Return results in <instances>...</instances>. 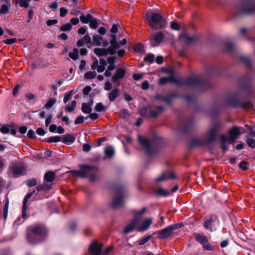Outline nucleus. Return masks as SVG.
Segmentation results:
<instances>
[{
	"label": "nucleus",
	"mask_w": 255,
	"mask_h": 255,
	"mask_svg": "<svg viewBox=\"0 0 255 255\" xmlns=\"http://www.w3.org/2000/svg\"><path fill=\"white\" fill-rule=\"evenodd\" d=\"M165 31L154 32L151 33L149 37V44L152 47L160 46L164 42Z\"/></svg>",
	"instance_id": "9"
},
{
	"label": "nucleus",
	"mask_w": 255,
	"mask_h": 255,
	"mask_svg": "<svg viewBox=\"0 0 255 255\" xmlns=\"http://www.w3.org/2000/svg\"><path fill=\"white\" fill-rule=\"evenodd\" d=\"M103 43L104 47H107L108 45V41L104 42L103 38L100 35H94L93 36V45L94 46H101Z\"/></svg>",
	"instance_id": "20"
},
{
	"label": "nucleus",
	"mask_w": 255,
	"mask_h": 255,
	"mask_svg": "<svg viewBox=\"0 0 255 255\" xmlns=\"http://www.w3.org/2000/svg\"><path fill=\"white\" fill-rule=\"evenodd\" d=\"M115 153V149L113 146L107 145L105 148V154L108 158L112 157Z\"/></svg>",
	"instance_id": "28"
},
{
	"label": "nucleus",
	"mask_w": 255,
	"mask_h": 255,
	"mask_svg": "<svg viewBox=\"0 0 255 255\" xmlns=\"http://www.w3.org/2000/svg\"><path fill=\"white\" fill-rule=\"evenodd\" d=\"M16 41V39L15 38H10L5 39L3 41V43L7 45H12L13 43H14Z\"/></svg>",
	"instance_id": "59"
},
{
	"label": "nucleus",
	"mask_w": 255,
	"mask_h": 255,
	"mask_svg": "<svg viewBox=\"0 0 255 255\" xmlns=\"http://www.w3.org/2000/svg\"><path fill=\"white\" fill-rule=\"evenodd\" d=\"M112 89V84L111 82L107 81L105 83L104 89L105 91H110Z\"/></svg>",
	"instance_id": "61"
},
{
	"label": "nucleus",
	"mask_w": 255,
	"mask_h": 255,
	"mask_svg": "<svg viewBox=\"0 0 255 255\" xmlns=\"http://www.w3.org/2000/svg\"><path fill=\"white\" fill-rule=\"evenodd\" d=\"M81 110L84 114H89L92 112V108L89 106L86 103L82 104Z\"/></svg>",
	"instance_id": "34"
},
{
	"label": "nucleus",
	"mask_w": 255,
	"mask_h": 255,
	"mask_svg": "<svg viewBox=\"0 0 255 255\" xmlns=\"http://www.w3.org/2000/svg\"><path fill=\"white\" fill-rule=\"evenodd\" d=\"M137 138L138 142L145 148L148 156L154 155L157 153L160 142L158 138L155 137L152 139H147L140 135H138Z\"/></svg>",
	"instance_id": "5"
},
{
	"label": "nucleus",
	"mask_w": 255,
	"mask_h": 255,
	"mask_svg": "<svg viewBox=\"0 0 255 255\" xmlns=\"http://www.w3.org/2000/svg\"><path fill=\"white\" fill-rule=\"evenodd\" d=\"M168 82H171L176 85H186L192 87H202L204 86V81L199 79L197 76H191L187 78H178L174 77L167 78L165 77L160 78L158 84L159 85L165 84Z\"/></svg>",
	"instance_id": "1"
},
{
	"label": "nucleus",
	"mask_w": 255,
	"mask_h": 255,
	"mask_svg": "<svg viewBox=\"0 0 255 255\" xmlns=\"http://www.w3.org/2000/svg\"><path fill=\"white\" fill-rule=\"evenodd\" d=\"M69 56L73 60H76L79 57V50L77 48H74L72 52L69 53Z\"/></svg>",
	"instance_id": "35"
},
{
	"label": "nucleus",
	"mask_w": 255,
	"mask_h": 255,
	"mask_svg": "<svg viewBox=\"0 0 255 255\" xmlns=\"http://www.w3.org/2000/svg\"><path fill=\"white\" fill-rule=\"evenodd\" d=\"M79 170H72L70 172L76 176L84 178L88 177L91 182H94L97 178V172L98 170L97 167L87 164H79Z\"/></svg>",
	"instance_id": "3"
},
{
	"label": "nucleus",
	"mask_w": 255,
	"mask_h": 255,
	"mask_svg": "<svg viewBox=\"0 0 255 255\" xmlns=\"http://www.w3.org/2000/svg\"><path fill=\"white\" fill-rule=\"evenodd\" d=\"M10 126L8 125H5L2 126L0 128V131L2 133H8L10 131Z\"/></svg>",
	"instance_id": "45"
},
{
	"label": "nucleus",
	"mask_w": 255,
	"mask_h": 255,
	"mask_svg": "<svg viewBox=\"0 0 255 255\" xmlns=\"http://www.w3.org/2000/svg\"><path fill=\"white\" fill-rule=\"evenodd\" d=\"M236 8L243 14H253L255 12V2L253 0H245L239 7Z\"/></svg>",
	"instance_id": "10"
},
{
	"label": "nucleus",
	"mask_w": 255,
	"mask_h": 255,
	"mask_svg": "<svg viewBox=\"0 0 255 255\" xmlns=\"http://www.w3.org/2000/svg\"><path fill=\"white\" fill-rule=\"evenodd\" d=\"M103 246V244L98 245L96 241H93L89 247V251L93 255H101Z\"/></svg>",
	"instance_id": "15"
},
{
	"label": "nucleus",
	"mask_w": 255,
	"mask_h": 255,
	"mask_svg": "<svg viewBox=\"0 0 255 255\" xmlns=\"http://www.w3.org/2000/svg\"><path fill=\"white\" fill-rule=\"evenodd\" d=\"M225 50L227 52H232L234 50L235 46L234 44L230 41L226 42L224 44Z\"/></svg>",
	"instance_id": "37"
},
{
	"label": "nucleus",
	"mask_w": 255,
	"mask_h": 255,
	"mask_svg": "<svg viewBox=\"0 0 255 255\" xmlns=\"http://www.w3.org/2000/svg\"><path fill=\"white\" fill-rule=\"evenodd\" d=\"M150 224H142L141 226L136 227V229L138 232H144L146 231L149 227Z\"/></svg>",
	"instance_id": "53"
},
{
	"label": "nucleus",
	"mask_w": 255,
	"mask_h": 255,
	"mask_svg": "<svg viewBox=\"0 0 255 255\" xmlns=\"http://www.w3.org/2000/svg\"><path fill=\"white\" fill-rule=\"evenodd\" d=\"M241 60L247 66H250L251 64V61L250 58L242 56L241 57Z\"/></svg>",
	"instance_id": "54"
},
{
	"label": "nucleus",
	"mask_w": 255,
	"mask_h": 255,
	"mask_svg": "<svg viewBox=\"0 0 255 255\" xmlns=\"http://www.w3.org/2000/svg\"><path fill=\"white\" fill-rule=\"evenodd\" d=\"M239 167L243 170H246L248 169L247 162L245 161H242L239 164Z\"/></svg>",
	"instance_id": "63"
},
{
	"label": "nucleus",
	"mask_w": 255,
	"mask_h": 255,
	"mask_svg": "<svg viewBox=\"0 0 255 255\" xmlns=\"http://www.w3.org/2000/svg\"><path fill=\"white\" fill-rule=\"evenodd\" d=\"M37 184V180L35 178H31L26 181V185L29 188L35 186Z\"/></svg>",
	"instance_id": "46"
},
{
	"label": "nucleus",
	"mask_w": 255,
	"mask_h": 255,
	"mask_svg": "<svg viewBox=\"0 0 255 255\" xmlns=\"http://www.w3.org/2000/svg\"><path fill=\"white\" fill-rule=\"evenodd\" d=\"M91 41V38L90 36L89 35L86 34L77 41V45L79 47H81L86 44L90 43Z\"/></svg>",
	"instance_id": "24"
},
{
	"label": "nucleus",
	"mask_w": 255,
	"mask_h": 255,
	"mask_svg": "<svg viewBox=\"0 0 255 255\" xmlns=\"http://www.w3.org/2000/svg\"><path fill=\"white\" fill-rule=\"evenodd\" d=\"M246 142L248 146L252 148H255V140L252 138H248L246 139Z\"/></svg>",
	"instance_id": "48"
},
{
	"label": "nucleus",
	"mask_w": 255,
	"mask_h": 255,
	"mask_svg": "<svg viewBox=\"0 0 255 255\" xmlns=\"http://www.w3.org/2000/svg\"><path fill=\"white\" fill-rule=\"evenodd\" d=\"M218 222H219V220L217 216L215 215H211L205 220L204 223H217Z\"/></svg>",
	"instance_id": "33"
},
{
	"label": "nucleus",
	"mask_w": 255,
	"mask_h": 255,
	"mask_svg": "<svg viewBox=\"0 0 255 255\" xmlns=\"http://www.w3.org/2000/svg\"><path fill=\"white\" fill-rule=\"evenodd\" d=\"M46 235V229L41 225L30 226L27 230L26 238L30 244H35L40 241Z\"/></svg>",
	"instance_id": "2"
},
{
	"label": "nucleus",
	"mask_w": 255,
	"mask_h": 255,
	"mask_svg": "<svg viewBox=\"0 0 255 255\" xmlns=\"http://www.w3.org/2000/svg\"><path fill=\"white\" fill-rule=\"evenodd\" d=\"M115 196L114 197L111 206L114 209L121 207L124 204L125 195V189L123 186H120L116 187L115 190Z\"/></svg>",
	"instance_id": "7"
},
{
	"label": "nucleus",
	"mask_w": 255,
	"mask_h": 255,
	"mask_svg": "<svg viewBox=\"0 0 255 255\" xmlns=\"http://www.w3.org/2000/svg\"><path fill=\"white\" fill-rule=\"evenodd\" d=\"M175 175L173 173H169L168 172H163L160 176L155 178L156 182H159L166 180L168 179H174Z\"/></svg>",
	"instance_id": "18"
},
{
	"label": "nucleus",
	"mask_w": 255,
	"mask_h": 255,
	"mask_svg": "<svg viewBox=\"0 0 255 255\" xmlns=\"http://www.w3.org/2000/svg\"><path fill=\"white\" fill-rule=\"evenodd\" d=\"M25 171V167L23 165L12 164L9 166L8 173L10 176L17 178L24 175Z\"/></svg>",
	"instance_id": "12"
},
{
	"label": "nucleus",
	"mask_w": 255,
	"mask_h": 255,
	"mask_svg": "<svg viewBox=\"0 0 255 255\" xmlns=\"http://www.w3.org/2000/svg\"><path fill=\"white\" fill-rule=\"evenodd\" d=\"M227 105L234 108H241L246 109L249 107V102L244 99L238 98L237 94H231L227 97L226 100Z\"/></svg>",
	"instance_id": "6"
},
{
	"label": "nucleus",
	"mask_w": 255,
	"mask_h": 255,
	"mask_svg": "<svg viewBox=\"0 0 255 255\" xmlns=\"http://www.w3.org/2000/svg\"><path fill=\"white\" fill-rule=\"evenodd\" d=\"M84 122V117L82 116H79L75 121V125H79L83 123Z\"/></svg>",
	"instance_id": "58"
},
{
	"label": "nucleus",
	"mask_w": 255,
	"mask_h": 255,
	"mask_svg": "<svg viewBox=\"0 0 255 255\" xmlns=\"http://www.w3.org/2000/svg\"><path fill=\"white\" fill-rule=\"evenodd\" d=\"M126 71L124 68H118L116 70V73L114 74L112 77V81L114 83L118 82L124 77Z\"/></svg>",
	"instance_id": "17"
},
{
	"label": "nucleus",
	"mask_w": 255,
	"mask_h": 255,
	"mask_svg": "<svg viewBox=\"0 0 255 255\" xmlns=\"http://www.w3.org/2000/svg\"><path fill=\"white\" fill-rule=\"evenodd\" d=\"M111 46L108 47L109 54L114 55L116 53V50L120 48V44L116 40H110Z\"/></svg>",
	"instance_id": "19"
},
{
	"label": "nucleus",
	"mask_w": 255,
	"mask_h": 255,
	"mask_svg": "<svg viewBox=\"0 0 255 255\" xmlns=\"http://www.w3.org/2000/svg\"><path fill=\"white\" fill-rule=\"evenodd\" d=\"M120 91L118 88L114 89L108 95V99L110 102H113L120 96Z\"/></svg>",
	"instance_id": "23"
},
{
	"label": "nucleus",
	"mask_w": 255,
	"mask_h": 255,
	"mask_svg": "<svg viewBox=\"0 0 255 255\" xmlns=\"http://www.w3.org/2000/svg\"><path fill=\"white\" fill-rule=\"evenodd\" d=\"M97 76V73L94 71H88L86 72L85 75V78L86 79H92L95 78Z\"/></svg>",
	"instance_id": "41"
},
{
	"label": "nucleus",
	"mask_w": 255,
	"mask_h": 255,
	"mask_svg": "<svg viewBox=\"0 0 255 255\" xmlns=\"http://www.w3.org/2000/svg\"><path fill=\"white\" fill-rule=\"evenodd\" d=\"M95 54L98 56H106L109 54L108 47L105 48H95L94 49Z\"/></svg>",
	"instance_id": "26"
},
{
	"label": "nucleus",
	"mask_w": 255,
	"mask_h": 255,
	"mask_svg": "<svg viewBox=\"0 0 255 255\" xmlns=\"http://www.w3.org/2000/svg\"><path fill=\"white\" fill-rule=\"evenodd\" d=\"M220 128V125L216 124L208 130L205 143H211L216 139L217 134Z\"/></svg>",
	"instance_id": "14"
},
{
	"label": "nucleus",
	"mask_w": 255,
	"mask_h": 255,
	"mask_svg": "<svg viewBox=\"0 0 255 255\" xmlns=\"http://www.w3.org/2000/svg\"><path fill=\"white\" fill-rule=\"evenodd\" d=\"M56 103V100L53 99H50L45 105V108L49 109L52 107Z\"/></svg>",
	"instance_id": "50"
},
{
	"label": "nucleus",
	"mask_w": 255,
	"mask_h": 255,
	"mask_svg": "<svg viewBox=\"0 0 255 255\" xmlns=\"http://www.w3.org/2000/svg\"><path fill=\"white\" fill-rule=\"evenodd\" d=\"M51 185H48V184L43 183L41 185H39L37 187V191H45L49 190L51 188Z\"/></svg>",
	"instance_id": "40"
},
{
	"label": "nucleus",
	"mask_w": 255,
	"mask_h": 255,
	"mask_svg": "<svg viewBox=\"0 0 255 255\" xmlns=\"http://www.w3.org/2000/svg\"><path fill=\"white\" fill-rule=\"evenodd\" d=\"M156 194L158 195L163 196V197H167L170 195V193L168 191L164 190V189H163L162 188H159L157 189Z\"/></svg>",
	"instance_id": "38"
},
{
	"label": "nucleus",
	"mask_w": 255,
	"mask_h": 255,
	"mask_svg": "<svg viewBox=\"0 0 255 255\" xmlns=\"http://www.w3.org/2000/svg\"><path fill=\"white\" fill-rule=\"evenodd\" d=\"M72 28V24L67 23L61 26L60 30L61 31H70Z\"/></svg>",
	"instance_id": "43"
},
{
	"label": "nucleus",
	"mask_w": 255,
	"mask_h": 255,
	"mask_svg": "<svg viewBox=\"0 0 255 255\" xmlns=\"http://www.w3.org/2000/svg\"><path fill=\"white\" fill-rule=\"evenodd\" d=\"M220 140L221 142V148L223 151L226 152L228 149V147L226 145L227 142H229L228 136L226 134H222L220 136Z\"/></svg>",
	"instance_id": "25"
},
{
	"label": "nucleus",
	"mask_w": 255,
	"mask_h": 255,
	"mask_svg": "<svg viewBox=\"0 0 255 255\" xmlns=\"http://www.w3.org/2000/svg\"><path fill=\"white\" fill-rule=\"evenodd\" d=\"M31 0H18L16 1V3L18 2L19 4L20 7L29 8L30 6V2Z\"/></svg>",
	"instance_id": "36"
},
{
	"label": "nucleus",
	"mask_w": 255,
	"mask_h": 255,
	"mask_svg": "<svg viewBox=\"0 0 255 255\" xmlns=\"http://www.w3.org/2000/svg\"><path fill=\"white\" fill-rule=\"evenodd\" d=\"M154 55L153 54L147 55L144 58V60L146 62H148L150 63H152L154 60Z\"/></svg>",
	"instance_id": "51"
},
{
	"label": "nucleus",
	"mask_w": 255,
	"mask_h": 255,
	"mask_svg": "<svg viewBox=\"0 0 255 255\" xmlns=\"http://www.w3.org/2000/svg\"><path fill=\"white\" fill-rule=\"evenodd\" d=\"M155 108L157 109V111L151 110L149 113L150 117L155 118L165 110L164 107L162 106H155Z\"/></svg>",
	"instance_id": "22"
},
{
	"label": "nucleus",
	"mask_w": 255,
	"mask_h": 255,
	"mask_svg": "<svg viewBox=\"0 0 255 255\" xmlns=\"http://www.w3.org/2000/svg\"><path fill=\"white\" fill-rule=\"evenodd\" d=\"M179 38L181 42L187 45L191 44L195 40L194 37H189L185 32L181 33L179 36Z\"/></svg>",
	"instance_id": "21"
},
{
	"label": "nucleus",
	"mask_w": 255,
	"mask_h": 255,
	"mask_svg": "<svg viewBox=\"0 0 255 255\" xmlns=\"http://www.w3.org/2000/svg\"><path fill=\"white\" fill-rule=\"evenodd\" d=\"M90 27L93 29H96L98 27V21L96 19H92L89 22Z\"/></svg>",
	"instance_id": "47"
},
{
	"label": "nucleus",
	"mask_w": 255,
	"mask_h": 255,
	"mask_svg": "<svg viewBox=\"0 0 255 255\" xmlns=\"http://www.w3.org/2000/svg\"><path fill=\"white\" fill-rule=\"evenodd\" d=\"M91 87L89 86H86L83 90V93L84 95L87 96L89 95V92L91 91Z\"/></svg>",
	"instance_id": "64"
},
{
	"label": "nucleus",
	"mask_w": 255,
	"mask_h": 255,
	"mask_svg": "<svg viewBox=\"0 0 255 255\" xmlns=\"http://www.w3.org/2000/svg\"><path fill=\"white\" fill-rule=\"evenodd\" d=\"M95 110L98 112H101L106 111V109L102 103H99L96 105Z\"/></svg>",
	"instance_id": "49"
},
{
	"label": "nucleus",
	"mask_w": 255,
	"mask_h": 255,
	"mask_svg": "<svg viewBox=\"0 0 255 255\" xmlns=\"http://www.w3.org/2000/svg\"><path fill=\"white\" fill-rule=\"evenodd\" d=\"M147 212L148 210L146 207L142 208L139 211L133 210L132 213L133 217L131 223H152V219L151 218H147L143 220H142L143 215Z\"/></svg>",
	"instance_id": "8"
},
{
	"label": "nucleus",
	"mask_w": 255,
	"mask_h": 255,
	"mask_svg": "<svg viewBox=\"0 0 255 255\" xmlns=\"http://www.w3.org/2000/svg\"><path fill=\"white\" fill-rule=\"evenodd\" d=\"M9 206V200L8 199L6 198V201L5 203L4 209H3V218L5 220L8 215V210Z\"/></svg>",
	"instance_id": "44"
},
{
	"label": "nucleus",
	"mask_w": 255,
	"mask_h": 255,
	"mask_svg": "<svg viewBox=\"0 0 255 255\" xmlns=\"http://www.w3.org/2000/svg\"><path fill=\"white\" fill-rule=\"evenodd\" d=\"M89 116H87L85 119H87L88 118H90L91 119L93 120H95L97 119L99 117V115L95 113H91L90 114H89Z\"/></svg>",
	"instance_id": "57"
},
{
	"label": "nucleus",
	"mask_w": 255,
	"mask_h": 255,
	"mask_svg": "<svg viewBox=\"0 0 255 255\" xmlns=\"http://www.w3.org/2000/svg\"><path fill=\"white\" fill-rule=\"evenodd\" d=\"M183 225L184 224H172L163 230L159 231L157 233L154 232L153 235L157 234L158 237L160 239H167L173 233V231L178 228H182Z\"/></svg>",
	"instance_id": "11"
},
{
	"label": "nucleus",
	"mask_w": 255,
	"mask_h": 255,
	"mask_svg": "<svg viewBox=\"0 0 255 255\" xmlns=\"http://www.w3.org/2000/svg\"><path fill=\"white\" fill-rule=\"evenodd\" d=\"M135 225L136 224H129L127 226L125 227L123 231V232L125 234L131 233L136 227Z\"/></svg>",
	"instance_id": "39"
},
{
	"label": "nucleus",
	"mask_w": 255,
	"mask_h": 255,
	"mask_svg": "<svg viewBox=\"0 0 255 255\" xmlns=\"http://www.w3.org/2000/svg\"><path fill=\"white\" fill-rule=\"evenodd\" d=\"M55 177V174L52 171H49L46 172L44 175V180L46 182H52Z\"/></svg>",
	"instance_id": "29"
},
{
	"label": "nucleus",
	"mask_w": 255,
	"mask_h": 255,
	"mask_svg": "<svg viewBox=\"0 0 255 255\" xmlns=\"http://www.w3.org/2000/svg\"><path fill=\"white\" fill-rule=\"evenodd\" d=\"M163 101L166 102L168 105H171L172 104V100L171 99L170 96L169 94H168L166 97L163 99Z\"/></svg>",
	"instance_id": "62"
},
{
	"label": "nucleus",
	"mask_w": 255,
	"mask_h": 255,
	"mask_svg": "<svg viewBox=\"0 0 255 255\" xmlns=\"http://www.w3.org/2000/svg\"><path fill=\"white\" fill-rule=\"evenodd\" d=\"M52 116L51 114L47 115L45 119V126L48 127L51 122Z\"/></svg>",
	"instance_id": "60"
},
{
	"label": "nucleus",
	"mask_w": 255,
	"mask_h": 255,
	"mask_svg": "<svg viewBox=\"0 0 255 255\" xmlns=\"http://www.w3.org/2000/svg\"><path fill=\"white\" fill-rule=\"evenodd\" d=\"M246 129L242 127L234 126L229 131L228 139L230 143H233L240 134L246 132Z\"/></svg>",
	"instance_id": "13"
},
{
	"label": "nucleus",
	"mask_w": 255,
	"mask_h": 255,
	"mask_svg": "<svg viewBox=\"0 0 255 255\" xmlns=\"http://www.w3.org/2000/svg\"><path fill=\"white\" fill-rule=\"evenodd\" d=\"M171 29L176 30L180 29V26L176 21H172L170 24Z\"/></svg>",
	"instance_id": "55"
},
{
	"label": "nucleus",
	"mask_w": 255,
	"mask_h": 255,
	"mask_svg": "<svg viewBox=\"0 0 255 255\" xmlns=\"http://www.w3.org/2000/svg\"><path fill=\"white\" fill-rule=\"evenodd\" d=\"M93 19V16L91 14H87L86 16L81 15L80 16L81 21L83 23H88Z\"/></svg>",
	"instance_id": "32"
},
{
	"label": "nucleus",
	"mask_w": 255,
	"mask_h": 255,
	"mask_svg": "<svg viewBox=\"0 0 255 255\" xmlns=\"http://www.w3.org/2000/svg\"><path fill=\"white\" fill-rule=\"evenodd\" d=\"M143 46L140 43H137L135 44L134 47V50L135 52L139 53L141 52L143 50Z\"/></svg>",
	"instance_id": "52"
},
{
	"label": "nucleus",
	"mask_w": 255,
	"mask_h": 255,
	"mask_svg": "<svg viewBox=\"0 0 255 255\" xmlns=\"http://www.w3.org/2000/svg\"><path fill=\"white\" fill-rule=\"evenodd\" d=\"M62 142L65 144H70L75 141V137L72 135H66L61 139Z\"/></svg>",
	"instance_id": "30"
},
{
	"label": "nucleus",
	"mask_w": 255,
	"mask_h": 255,
	"mask_svg": "<svg viewBox=\"0 0 255 255\" xmlns=\"http://www.w3.org/2000/svg\"><path fill=\"white\" fill-rule=\"evenodd\" d=\"M152 238V235H149L143 238L139 243V245H143L149 241Z\"/></svg>",
	"instance_id": "56"
},
{
	"label": "nucleus",
	"mask_w": 255,
	"mask_h": 255,
	"mask_svg": "<svg viewBox=\"0 0 255 255\" xmlns=\"http://www.w3.org/2000/svg\"><path fill=\"white\" fill-rule=\"evenodd\" d=\"M11 7L10 0H2L0 2V15L6 14L10 11Z\"/></svg>",
	"instance_id": "16"
},
{
	"label": "nucleus",
	"mask_w": 255,
	"mask_h": 255,
	"mask_svg": "<svg viewBox=\"0 0 255 255\" xmlns=\"http://www.w3.org/2000/svg\"><path fill=\"white\" fill-rule=\"evenodd\" d=\"M195 239L197 242H199L202 246L205 244L208 243V239L204 236H202L199 234H195Z\"/></svg>",
	"instance_id": "27"
},
{
	"label": "nucleus",
	"mask_w": 255,
	"mask_h": 255,
	"mask_svg": "<svg viewBox=\"0 0 255 255\" xmlns=\"http://www.w3.org/2000/svg\"><path fill=\"white\" fill-rule=\"evenodd\" d=\"M76 101L75 100H73L71 102L70 105H67L65 108V110L66 112L68 113H73L75 110V108L76 107Z\"/></svg>",
	"instance_id": "31"
},
{
	"label": "nucleus",
	"mask_w": 255,
	"mask_h": 255,
	"mask_svg": "<svg viewBox=\"0 0 255 255\" xmlns=\"http://www.w3.org/2000/svg\"><path fill=\"white\" fill-rule=\"evenodd\" d=\"M61 140V138L59 136H54L52 137H50L47 138L46 141L48 143H52V142H58Z\"/></svg>",
	"instance_id": "42"
},
{
	"label": "nucleus",
	"mask_w": 255,
	"mask_h": 255,
	"mask_svg": "<svg viewBox=\"0 0 255 255\" xmlns=\"http://www.w3.org/2000/svg\"><path fill=\"white\" fill-rule=\"evenodd\" d=\"M146 18L152 30H161L167 26V22L163 19L161 15L156 13L148 11L146 13Z\"/></svg>",
	"instance_id": "4"
}]
</instances>
